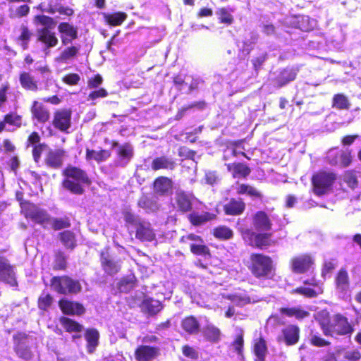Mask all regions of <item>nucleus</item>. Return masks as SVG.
Segmentation results:
<instances>
[{"instance_id":"nucleus-29","label":"nucleus","mask_w":361,"mask_h":361,"mask_svg":"<svg viewBox=\"0 0 361 361\" xmlns=\"http://www.w3.org/2000/svg\"><path fill=\"white\" fill-rule=\"evenodd\" d=\"M245 208V204L240 199H231L224 205L226 214L237 216L241 214Z\"/></svg>"},{"instance_id":"nucleus-17","label":"nucleus","mask_w":361,"mask_h":361,"mask_svg":"<svg viewBox=\"0 0 361 361\" xmlns=\"http://www.w3.org/2000/svg\"><path fill=\"white\" fill-rule=\"evenodd\" d=\"M61 33V42L63 45H68L78 37V31L75 27L68 23H61L58 27Z\"/></svg>"},{"instance_id":"nucleus-43","label":"nucleus","mask_w":361,"mask_h":361,"mask_svg":"<svg viewBox=\"0 0 361 361\" xmlns=\"http://www.w3.org/2000/svg\"><path fill=\"white\" fill-rule=\"evenodd\" d=\"M109 157V152L106 150L94 151L87 149L86 158L87 160L94 159L98 162L106 160Z\"/></svg>"},{"instance_id":"nucleus-14","label":"nucleus","mask_w":361,"mask_h":361,"mask_svg":"<svg viewBox=\"0 0 361 361\" xmlns=\"http://www.w3.org/2000/svg\"><path fill=\"white\" fill-rule=\"evenodd\" d=\"M195 197L191 193H187L184 191H177L176 194V204L179 211L183 213L190 212Z\"/></svg>"},{"instance_id":"nucleus-9","label":"nucleus","mask_w":361,"mask_h":361,"mask_svg":"<svg viewBox=\"0 0 361 361\" xmlns=\"http://www.w3.org/2000/svg\"><path fill=\"white\" fill-rule=\"evenodd\" d=\"M27 336L24 333H18L13 336L14 349L18 357L28 360L32 357V353L26 343Z\"/></svg>"},{"instance_id":"nucleus-53","label":"nucleus","mask_w":361,"mask_h":361,"mask_svg":"<svg viewBox=\"0 0 361 361\" xmlns=\"http://www.w3.org/2000/svg\"><path fill=\"white\" fill-rule=\"evenodd\" d=\"M214 234L215 237L219 238L229 239L233 235V231L228 227L220 226L214 230Z\"/></svg>"},{"instance_id":"nucleus-16","label":"nucleus","mask_w":361,"mask_h":361,"mask_svg":"<svg viewBox=\"0 0 361 361\" xmlns=\"http://www.w3.org/2000/svg\"><path fill=\"white\" fill-rule=\"evenodd\" d=\"M328 160L331 165L345 167L351 162L349 153L343 151L330 150L327 155Z\"/></svg>"},{"instance_id":"nucleus-7","label":"nucleus","mask_w":361,"mask_h":361,"mask_svg":"<svg viewBox=\"0 0 361 361\" xmlns=\"http://www.w3.org/2000/svg\"><path fill=\"white\" fill-rule=\"evenodd\" d=\"M245 242L253 247L267 246L269 242L270 235L267 233H256L248 228H240Z\"/></svg>"},{"instance_id":"nucleus-27","label":"nucleus","mask_w":361,"mask_h":361,"mask_svg":"<svg viewBox=\"0 0 361 361\" xmlns=\"http://www.w3.org/2000/svg\"><path fill=\"white\" fill-rule=\"evenodd\" d=\"M176 166V162L173 158L161 156L154 159L151 162V168L154 171L160 169L173 170Z\"/></svg>"},{"instance_id":"nucleus-12","label":"nucleus","mask_w":361,"mask_h":361,"mask_svg":"<svg viewBox=\"0 0 361 361\" xmlns=\"http://www.w3.org/2000/svg\"><path fill=\"white\" fill-rule=\"evenodd\" d=\"M71 111L68 109L57 111L54 117V126L61 131H66L71 127Z\"/></svg>"},{"instance_id":"nucleus-32","label":"nucleus","mask_w":361,"mask_h":361,"mask_svg":"<svg viewBox=\"0 0 361 361\" xmlns=\"http://www.w3.org/2000/svg\"><path fill=\"white\" fill-rule=\"evenodd\" d=\"M31 111L33 118L40 123H44L49 118V111L38 102H33Z\"/></svg>"},{"instance_id":"nucleus-45","label":"nucleus","mask_w":361,"mask_h":361,"mask_svg":"<svg viewBox=\"0 0 361 361\" xmlns=\"http://www.w3.org/2000/svg\"><path fill=\"white\" fill-rule=\"evenodd\" d=\"M80 47L76 46H71L67 47L61 51L58 60L62 62H66L68 60L73 59L78 53Z\"/></svg>"},{"instance_id":"nucleus-46","label":"nucleus","mask_w":361,"mask_h":361,"mask_svg":"<svg viewBox=\"0 0 361 361\" xmlns=\"http://www.w3.org/2000/svg\"><path fill=\"white\" fill-rule=\"evenodd\" d=\"M333 106L338 109H348L350 107V103L345 95L337 94L333 98Z\"/></svg>"},{"instance_id":"nucleus-2","label":"nucleus","mask_w":361,"mask_h":361,"mask_svg":"<svg viewBox=\"0 0 361 361\" xmlns=\"http://www.w3.org/2000/svg\"><path fill=\"white\" fill-rule=\"evenodd\" d=\"M65 179L63 186L73 193L80 195L84 192L83 186L89 183L87 173L82 169L68 165L63 171Z\"/></svg>"},{"instance_id":"nucleus-48","label":"nucleus","mask_w":361,"mask_h":361,"mask_svg":"<svg viewBox=\"0 0 361 361\" xmlns=\"http://www.w3.org/2000/svg\"><path fill=\"white\" fill-rule=\"evenodd\" d=\"M204 334L207 340L216 342L219 339L220 331L214 326L208 325L204 331Z\"/></svg>"},{"instance_id":"nucleus-28","label":"nucleus","mask_w":361,"mask_h":361,"mask_svg":"<svg viewBox=\"0 0 361 361\" xmlns=\"http://www.w3.org/2000/svg\"><path fill=\"white\" fill-rule=\"evenodd\" d=\"M140 307L144 312H147L150 315H154L158 313L163 307L160 301L149 297H145L141 303Z\"/></svg>"},{"instance_id":"nucleus-52","label":"nucleus","mask_w":361,"mask_h":361,"mask_svg":"<svg viewBox=\"0 0 361 361\" xmlns=\"http://www.w3.org/2000/svg\"><path fill=\"white\" fill-rule=\"evenodd\" d=\"M189 79V86L188 91H186L187 93H191L195 90H197L200 88H202L204 85V80L200 77H194V76H188Z\"/></svg>"},{"instance_id":"nucleus-57","label":"nucleus","mask_w":361,"mask_h":361,"mask_svg":"<svg viewBox=\"0 0 361 361\" xmlns=\"http://www.w3.org/2000/svg\"><path fill=\"white\" fill-rule=\"evenodd\" d=\"M52 297L49 294L43 293L39 298V307L42 310H46L51 305Z\"/></svg>"},{"instance_id":"nucleus-55","label":"nucleus","mask_w":361,"mask_h":361,"mask_svg":"<svg viewBox=\"0 0 361 361\" xmlns=\"http://www.w3.org/2000/svg\"><path fill=\"white\" fill-rule=\"evenodd\" d=\"M31 37V33L27 27H23L21 31V34L18 38L20 42V44L23 49H26L27 47V43Z\"/></svg>"},{"instance_id":"nucleus-25","label":"nucleus","mask_w":361,"mask_h":361,"mask_svg":"<svg viewBox=\"0 0 361 361\" xmlns=\"http://www.w3.org/2000/svg\"><path fill=\"white\" fill-rule=\"evenodd\" d=\"M228 298L233 304L241 307L248 303L257 302L262 300V297H259L253 295H247L245 293L231 295Z\"/></svg>"},{"instance_id":"nucleus-44","label":"nucleus","mask_w":361,"mask_h":361,"mask_svg":"<svg viewBox=\"0 0 361 361\" xmlns=\"http://www.w3.org/2000/svg\"><path fill=\"white\" fill-rule=\"evenodd\" d=\"M125 13L118 12L113 14H106L104 18L106 21L113 26L120 25L126 18Z\"/></svg>"},{"instance_id":"nucleus-8","label":"nucleus","mask_w":361,"mask_h":361,"mask_svg":"<svg viewBox=\"0 0 361 361\" xmlns=\"http://www.w3.org/2000/svg\"><path fill=\"white\" fill-rule=\"evenodd\" d=\"M0 281L11 286H17L14 267L10 264L6 258L2 256H0Z\"/></svg>"},{"instance_id":"nucleus-62","label":"nucleus","mask_w":361,"mask_h":361,"mask_svg":"<svg viewBox=\"0 0 361 361\" xmlns=\"http://www.w3.org/2000/svg\"><path fill=\"white\" fill-rule=\"evenodd\" d=\"M250 39L243 42V49L244 51L249 53L252 48V45L257 42V37L254 33H250Z\"/></svg>"},{"instance_id":"nucleus-37","label":"nucleus","mask_w":361,"mask_h":361,"mask_svg":"<svg viewBox=\"0 0 361 361\" xmlns=\"http://www.w3.org/2000/svg\"><path fill=\"white\" fill-rule=\"evenodd\" d=\"M213 218V215L204 212L202 214H199L197 212H192L188 215V219L190 223L194 226H200L205 222L211 220Z\"/></svg>"},{"instance_id":"nucleus-19","label":"nucleus","mask_w":361,"mask_h":361,"mask_svg":"<svg viewBox=\"0 0 361 361\" xmlns=\"http://www.w3.org/2000/svg\"><path fill=\"white\" fill-rule=\"evenodd\" d=\"M22 118L16 113H10L4 116V121H0V133L3 130H13L20 127Z\"/></svg>"},{"instance_id":"nucleus-34","label":"nucleus","mask_w":361,"mask_h":361,"mask_svg":"<svg viewBox=\"0 0 361 361\" xmlns=\"http://www.w3.org/2000/svg\"><path fill=\"white\" fill-rule=\"evenodd\" d=\"M183 329L190 334L198 333L200 324L197 319L192 316L187 317L181 322Z\"/></svg>"},{"instance_id":"nucleus-50","label":"nucleus","mask_w":361,"mask_h":361,"mask_svg":"<svg viewBox=\"0 0 361 361\" xmlns=\"http://www.w3.org/2000/svg\"><path fill=\"white\" fill-rule=\"evenodd\" d=\"M236 192L239 195L247 194L251 197L259 196V192L255 188L245 184L238 185L236 188Z\"/></svg>"},{"instance_id":"nucleus-63","label":"nucleus","mask_w":361,"mask_h":361,"mask_svg":"<svg viewBox=\"0 0 361 361\" xmlns=\"http://www.w3.org/2000/svg\"><path fill=\"white\" fill-rule=\"evenodd\" d=\"M124 218L127 223L134 225L135 227L137 226L139 223L142 221L137 216L132 214L131 212H126Z\"/></svg>"},{"instance_id":"nucleus-38","label":"nucleus","mask_w":361,"mask_h":361,"mask_svg":"<svg viewBox=\"0 0 361 361\" xmlns=\"http://www.w3.org/2000/svg\"><path fill=\"white\" fill-rule=\"evenodd\" d=\"M281 314L288 317H294L298 319H302L309 316L310 313L299 307L281 308Z\"/></svg>"},{"instance_id":"nucleus-36","label":"nucleus","mask_w":361,"mask_h":361,"mask_svg":"<svg viewBox=\"0 0 361 361\" xmlns=\"http://www.w3.org/2000/svg\"><path fill=\"white\" fill-rule=\"evenodd\" d=\"M135 285V277L134 275H128L121 279L117 283V288L120 292L128 293L131 290Z\"/></svg>"},{"instance_id":"nucleus-61","label":"nucleus","mask_w":361,"mask_h":361,"mask_svg":"<svg viewBox=\"0 0 361 361\" xmlns=\"http://www.w3.org/2000/svg\"><path fill=\"white\" fill-rule=\"evenodd\" d=\"M241 154L245 157H247L246 154L238 150L237 148L228 147L224 151V159L225 161L228 160L231 157H236L238 154Z\"/></svg>"},{"instance_id":"nucleus-39","label":"nucleus","mask_w":361,"mask_h":361,"mask_svg":"<svg viewBox=\"0 0 361 361\" xmlns=\"http://www.w3.org/2000/svg\"><path fill=\"white\" fill-rule=\"evenodd\" d=\"M233 10L231 8H219L216 13L219 16V19L221 23L231 25L233 22V18L232 16V13Z\"/></svg>"},{"instance_id":"nucleus-6","label":"nucleus","mask_w":361,"mask_h":361,"mask_svg":"<svg viewBox=\"0 0 361 361\" xmlns=\"http://www.w3.org/2000/svg\"><path fill=\"white\" fill-rule=\"evenodd\" d=\"M25 214L26 218L32 219L44 228H47L49 224L51 218L45 209L34 204H28L27 207L25 208Z\"/></svg>"},{"instance_id":"nucleus-60","label":"nucleus","mask_w":361,"mask_h":361,"mask_svg":"<svg viewBox=\"0 0 361 361\" xmlns=\"http://www.w3.org/2000/svg\"><path fill=\"white\" fill-rule=\"evenodd\" d=\"M295 292L309 298H313L319 293L316 290L307 287L298 288L295 290Z\"/></svg>"},{"instance_id":"nucleus-21","label":"nucleus","mask_w":361,"mask_h":361,"mask_svg":"<svg viewBox=\"0 0 361 361\" xmlns=\"http://www.w3.org/2000/svg\"><path fill=\"white\" fill-rule=\"evenodd\" d=\"M136 238L142 241H152L155 234L149 223L142 221L136 227Z\"/></svg>"},{"instance_id":"nucleus-33","label":"nucleus","mask_w":361,"mask_h":361,"mask_svg":"<svg viewBox=\"0 0 361 361\" xmlns=\"http://www.w3.org/2000/svg\"><path fill=\"white\" fill-rule=\"evenodd\" d=\"M87 341V348L89 353H92L98 345L99 334L96 329H87L85 334Z\"/></svg>"},{"instance_id":"nucleus-64","label":"nucleus","mask_w":361,"mask_h":361,"mask_svg":"<svg viewBox=\"0 0 361 361\" xmlns=\"http://www.w3.org/2000/svg\"><path fill=\"white\" fill-rule=\"evenodd\" d=\"M80 79V78L79 75H78L76 73H71V74L66 75L63 78V81L68 85H75L78 83Z\"/></svg>"},{"instance_id":"nucleus-58","label":"nucleus","mask_w":361,"mask_h":361,"mask_svg":"<svg viewBox=\"0 0 361 361\" xmlns=\"http://www.w3.org/2000/svg\"><path fill=\"white\" fill-rule=\"evenodd\" d=\"M189 79L188 76L183 78L180 75H176L173 78L174 85L178 90H185L184 84H188Z\"/></svg>"},{"instance_id":"nucleus-30","label":"nucleus","mask_w":361,"mask_h":361,"mask_svg":"<svg viewBox=\"0 0 361 361\" xmlns=\"http://www.w3.org/2000/svg\"><path fill=\"white\" fill-rule=\"evenodd\" d=\"M101 262L104 271L109 275L116 274L120 269L118 262L112 259L107 253L104 252L101 254Z\"/></svg>"},{"instance_id":"nucleus-40","label":"nucleus","mask_w":361,"mask_h":361,"mask_svg":"<svg viewBox=\"0 0 361 361\" xmlns=\"http://www.w3.org/2000/svg\"><path fill=\"white\" fill-rule=\"evenodd\" d=\"M34 23L37 25H42V28H47L49 30L54 28L56 25V22L52 18L44 15L36 16L34 18Z\"/></svg>"},{"instance_id":"nucleus-35","label":"nucleus","mask_w":361,"mask_h":361,"mask_svg":"<svg viewBox=\"0 0 361 361\" xmlns=\"http://www.w3.org/2000/svg\"><path fill=\"white\" fill-rule=\"evenodd\" d=\"M59 238L61 243L66 247L73 249L76 245L75 233L69 230L64 231L59 233Z\"/></svg>"},{"instance_id":"nucleus-13","label":"nucleus","mask_w":361,"mask_h":361,"mask_svg":"<svg viewBox=\"0 0 361 361\" xmlns=\"http://www.w3.org/2000/svg\"><path fill=\"white\" fill-rule=\"evenodd\" d=\"M38 40L44 44V51L49 53L50 48L54 47L58 44V39L54 32L47 28H37Z\"/></svg>"},{"instance_id":"nucleus-42","label":"nucleus","mask_w":361,"mask_h":361,"mask_svg":"<svg viewBox=\"0 0 361 361\" xmlns=\"http://www.w3.org/2000/svg\"><path fill=\"white\" fill-rule=\"evenodd\" d=\"M61 323L63 327L68 332H80L82 329V325L69 318L62 317Z\"/></svg>"},{"instance_id":"nucleus-5","label":"nucleus","mask_w":361,"mask_h":361,"mask_svg":"<svg viewBox=\"0 0 361 361\" xmlns=\"http://www.w3.org/2000/svg\"><path fill=\"white\" fill-rule=\"evenodd\" d=\"M335 176L332 173L321 172L312 177L314 192L317 195H322L331 186Z\"/></svg>"},{"instance_id":"nucleus-26","label":"nucleus","mask_w":361,"mask_h":361,"mask_svg":"<svg viewBox=\"0 0 361 361\" xmlns=\"http://www.w3.org/2000/svg\"><path fill=\"white\" fill-rule=\"evenodd\" d=\"M158 350L147 345H140L135 350V357L138 361H150L157 356Z\"/></svg>"},{"instance_id":"nucleus-47","label":"nucleus","mask_w":361,"mask_h":361,"mask_svg":"<svg viewBox=\"0 0 361 361\" xmlns=\"http://www.w3.org/2000/svg\"><path fill=\"white\" fill-rule=\"evenodd\" d=\"M49 225L54 230H61L71 226V222L68 217L51 218Z\"/></svg>"},{"instance_id":"nucleus-4","label":"nucleus","mask_w":361,"mask_h":361,"mask_svg":"<svg viewBox=\"0 0 361 361\" xmlns=\"http://www.w3.org/2000/svg\"><path fill=\"white\" fill-rule=\"evenodd\" d=\"M51 286L56 292L63 295L75 294L81 290L79 281L66 276L53 277Z\"/></svg>"},{"instance_id":"nucleus-23","label":"nucleus","mask_w":361,"mask_h":361,"mask_svg":"<svg viewBox=\"0 0 361 361\" xmlns=\"http://www.w3.org/2000/svg\"><path fill=\"white\" fill-rule=\"evenodd\" d=\"M64 154L65 152L61 149L50 150L46 156L45 163L51 168L59 169L62 165Z\"/></svg>"},{"instance_id":"nucleus-56","label":"nucleus","mask_w":361,"mask_h":361,"mask_svg":"<svg viewBox=\"0 0 361 361\" xmlns=\"http://www.w3.org/2000/svg\"><path fill=\"white\" fill-rule=\"evenodd\" d=\"M11 94V91L8 83H4L0 87V107L7 100V96Z\"/></svg>"},{"instance_id":"nucleus-41","label":"nucleus","mask_w":361,"mask_h":361,"mask_svg":"<svg viewBox=\"0 0 361 361\" xmlns=\"http://www.w3.org/2000/svg\"><path fill=\"white\" fill-rule=\"evenodd\" d=\"M20 82L23 87L31 91L37 90V85L33 78L27 73H23L20 76Z\"/></svg>"},{"instance_id":"nucleus-31","label":"nucleus","mask_w":361,"mask_h":361,"mask_svg":"<svg viewBox=\"0 0 361 361\" xmlns=\"http://www.w3.org/2000/svg\"><path fill=\"white\" fill-rule=\"evenodd\" d=\"M297 75V70L292 68L283 69L276 78L275 84L281 87L290 81H293Z\"/></svg>"},{"instance_id":"nucleus-59","label":"nucleus","mask_w":361,"mask_h":361,"mask_svg":"<svg viewBox=\"0 0 361 361\" xmlns=\"http://www.w3.org/2000/svg\"><path fill=\"white\" fill-rule=\"evenodd\" d=\"M66 265V257L63 252H59L56 255L55 268L56 269H64Z\"/></svg>"},{"instance_id":"nucleus-54","label":"nucleus","mask_w":361,"mask_h":361,"mask_svg":"<svg viewBox=\"0 0 361 361\" xmlns=\"http://www.w3.org/2000/svg\"><path fill=\"white\" fill-rule=\"evenodd\" d=\"M343 180L345 183H346L352 189H355L357 185V180L355 174L353 172H346L344 175Z\"/></svg>"},{"instance_id":"nucleus-20","label":"nucleus","mask_w":361,"mask_h":361,"mask_svg":"<svg viewBox=\"0 0 361 361\" xmlns=\"http://www.w3.org/2000/svg\"><path fill=\"white\" fill-rule=\"evenodd\" d=\"M59 307L65 314L80 315L85 312L82 305L67 299L61 300L59 301Z\"/></svg>"},{"instance_id":"nucleus-24","label":"nucleus","mask_w":361,"mask_h":361,"mask_svg":"<svg viewBox=\"0 0 361 361\" xmlns=\"http://www.w3.org/2000/svg\"><path fill=\"white\" fill-rule=\"evenodd\" d=\"M252 224L258 231H268L271 228L270 219L264 212H258L254 215Z\"/></svg>"},{"instance_id":"nucleus-1","label":"nucleus","mask_w":361,"mask_h":361,"mask_svg":"<svg viewBox=\"0 0 361 361\" xmlns=\"http://www.w3.org/2000/svg\"><path fill=\"white\" fill-rule=\"evenodd\" d=\"M317 319L326 336H350L354 331L348 319L341 314L329 317V312H322Z\"/></svg>"},{"instance_id":"nucleus-3","label":"nucleus","mask_w":361,"mask_h":361,"mask_svg":"<svg viewBox=\"0 0 361 361\" xmlns=\"http://www.w3.org/2000/svg\"><path fill=\"white\" fill-rule=\"evenodd\" d=\"M251 271L258 279H270L274 276L273 262L269 257L252 254L250 257Z\"/></svg>"},{"instance_id":"nucleus-22","label":"nucleus","mask_w":361,"mask_h":361,"mask_svg":"<svg viewBox=\"0 0 361 361\" xmlns=\"http://www.w3.org/2000/svg\"><path fill=\"white\" fill-rule=\"evenodd\" d=\"M154 189L158 195H169L172 192V181L166 177H159L154 183Z\"/></svg>"},{"instance_id":"nucleus-15","label":"nucleus","mask_w":361,"mask_h":361,"mask_svg":"<svg viewBox=\"0 0 361 361\" xmlns=\"http://www.w3.org/2000/svg\"><path fill=\"white\" fill-rule=\"evenodd\" d=\"M299 328L290 324L283 329L281 335L279 336V340L283 341L288 345H294L299 340Z\"/></svg>"},{"instance_id":"nucleus-51","label":"nucleus","mask_w":361,"mask_h":361,"mask_svg":"<svg viewBox=\"0 0 361 361\" xmlns=\"http://www.w3.org/2000/svg\"><path fill=\"white\" fill-rule=\"evenodd\" d=\"M191 252L197 255H206L209 254L208 247L204 245L203 240L190 245Z\"/></svg>"},{"instance_id":"nucleus-49","label":"nucleus","mask_w":361,"mask_h":361,"mask_svg":"<svg viewBox=\"0 0 361 361\" xmlns=\"http://www.w3.org/2000/svg\"><path fill=\"white\" fill-rule=\"evenodd\" d=\"M254 352L258 361H264L267 353V347L264 340H259L255 344Z\"/></svg>"},{"instance_id":"nucleus-18","label":"nucleus","mask_w":361,"mask_h":361,"mask_svg":"<svg viewBox=\"0 0 361 361\" xmlns=\"http://www.w3.org/2000/svg\"><path fill=\"white\" fill-rule=\"evenodd\" d=\"M336 290L340 295L344 298L349 292L350 281L347 271L344 269L339 270L336 277Z\"/></svg>"},{"instance_id":"nucleus-11","label":"nucleus","mask_w":361,"mask_h":361,"mask_svg":"<svg viewBox=\"0 0 361 361\" xmlns=\"http://www.w3.org/2000/svg\"><path fill=\"white\" fill-rule=\"evenodd\" d=\"M314 263L313 258L309 255H301L292 259L291 267L294 272L302 274L308 271Z\"/></svg>"},{"instance_id":"nucleus-10","label":"nucleus","mask_w":361,"mask_h":361,"mask_svg":"<svg viewBox=\"0 0 361 361\" xmlns=\"http://www.w3.org/2000/svg\"><path fill=\"white\" fill-rule=\"evenodd\" d=\"M117 146V157L115 160V164L117 166L125 167L130 161L133 157V147L130 144L118 145Z\"/></svg>"}]
</instances>
